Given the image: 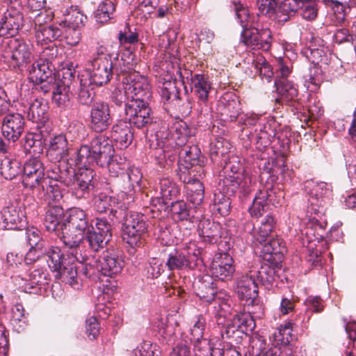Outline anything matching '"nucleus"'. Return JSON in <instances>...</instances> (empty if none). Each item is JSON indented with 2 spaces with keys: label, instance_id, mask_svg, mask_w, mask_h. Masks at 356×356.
Returning a JSON list of instances; mask_svg holds the SVG:
<instances>
[{
  "label": "nucleus",
  "instance_id": "obj_1",
  "mask_svg": "<svg viewBox=\"0 0 356 356\" xmlns=\"http://www.w3.org/2000/svg\"><path fill=\"white\" fill-rule=\"evenodd\" d=\"M233 10L243 28L241 41L248 47L267 51L270 49L273 36L270 29L258 21L259 16L250 15L241 2L233 1Z\"/></svg>",
  "mask_w": 356,
  "mask_h": 356
},
{
  "label": "nucleus",
  "instance_id": "obj_2",
  "mask_svg": "<svg viewBox=\"0 0 356 356\" xmlns=\"http://www.w3.org/2000/svg\"><path fill=\"white\" fill-rule=\"evenodd\" d=\"M88 63L90 67H89V79H87L97 86L107 83L114 72L118 76L121 74L124 76L133 68L132 63L129 61L125 63L124 55L120 60L115 59L114 63L111 56L104 53L103 51H98Z\"/></svg>",
  "mask_w": 356,
  "mask_h": 356
},
{
  "label": "nucleus",
  "instance_id": "obj_3",
  "mask_svg": "<svg viewBox=\"0 0 356 356\" xmlns=\"http://www.w3.org/2000/svg\"><path fill=\"white\" fill-rule=\"evenodd\" d=\"M114 153L111 140L104 135H99L90 141V145L81 146L77 152L76 164L95 163L104 168Z\"/></svg>",
  "mask_w": 356,
  "mask_h": 356
},
{
  "label": "nucleus",
  "instance_id": "obj_4",
  "mask_svg": "<svg viewBox=\"0 0 356 356\" xmlns=\"http://www.w3.org/2000/svg\"><path fill=\"white\" fill-rule=\"evenodd\" d=\"M122 90H115L113 93V101L118 105L125 104L132 99L148 97L149 86L146 78L136 72H129L122 78Z\"/></svg>",
  "mask_w": 356,
  "mask_h": 356
},
{
  "label": "nucleus",
  "instance_id": "obj_5",
  "mask_svg": "<svg viewBox=\"0 0 356 356\" xmlns=\"http://www.w3.org/2000/svg\"><path fill=\"white\" fill-rule=\"evenodd\" d=\"M222 171L225 177L223 182L225 185H230L232 187V191L237 189L243 196L250 194L252 187V179L245 173L243 165L238 156H232L225 163Z\"/></svg>",
  "mask_w": 356,
  "mask_h": 356
},
{
  "label": "nucleus",
  "instance_id": "obj_6",
  "mask_svg": "<svg viewBox=\"0 0 356 356\" xmlns=\"http://www.w3.org/2000/svg\"><path fill=\"white\" fill-rule=\"evenodd\" d=\"M147 230L146 218L141 213L128 212L123 217L122 239L131 247L143 243Z\"/></svg>",
  "mask_w": 356,
  "mask_h": 356
},
{
  "label": "nucleus",
  "instance_id": "obj_7",
  "mask_svg": "<svg viewBox=\"0 0 356 356\" xmlns=\"http://www.w3.org/2000/svg\"><path fill=\"white\" fill-rule=\"evenodd\" d=\"M201 252L195 243H191L186 248L175 250L168 254L166 266L170 270L194 269L202 264Z\"/></svg>",
  "mask_w": 356,
  "mask_h": 356
},
{
  "label": "nucleus",
  "instance_id": "obj_8",
  "mask_svg": "<svg viewBox=\"0 0 356 356\" xmlns=\"http://www.w3.org/2000/svg\"><path fill=\"white\" fill-rule=\"evenodd\" d=\"M145 99L138 97L125 104L126 119L130 124L138 129L147 127L154 122L152 109Z\"/></svg>",
  "mask_w": 356,
  "mask_h": 356
},
{
  "label": "nucleus",
  "instance_id": "obj_9",
  "mask_svg": "<svg viewBox=\"0 0 356 356\" xmlns=\"http://www.w3.org/2000/svg\"><path fill=\"white\" fill-rule=\"evenodd\" d=\"M48 177L45 176L44 167L37 157L29 159L24 165L22 184L29 189L40 188L46 186Z\"/></svg>",
  "mask_w": 356,
  "mask_h": 356
},
{
  "label": "nucleus",
  "instance_id": "obj_10",
  "mask_svg": "<svg viewBox=\"0 0 356 356\" xmlns=\"http://www.w3.org/2000/svg\"><path fill=\"white\" fill-rule=\"evenodd\" d=\"M236 291L238 297L244 300V305H255L261 309L260 301L258 299V285L256 274L250 270L249 273L242 275L236 280Z\"/></svg>",
  "mask_w": 356,
  "mask_h": 356
},
{
  "label": "nucleus",
  "instance_id": "obj_11",
  "mask_svg": "<svg viewBox=\"0 0 356 356\" xmlns=\"http://www.w3.org/2000/svg\"><path fill=\"white\" fill-rule=\"evenodd\" d=\"M7 44L8 49L3 56L10 58L15 67H20L28 64L33 59V47L29 42L14 38L10 39V42Z\"/></svg>",
  "mask_w": 356,
  "mask_h": 356
},
{
  "label": "nucleus",
  "instance_id": "obj_12",
  "mask_svg": "<svg viewBox=\"0 0 356 356\" xmlns=\"http://www.w3.org/2000/svg\"><path fill=\"white\" fill-rule=\"evenodd\" d=\"M89 122L96 132L106 131L113 123L108 104L103 101L94 102L91 105Z\"/></svg>",
  "mask_w": 356,
  "mask_h": 356
},
{
  "label": "nucleus",
  "instance_id": "obj_13",
  "mask_svg": "<svg viewBox=\"0 0 356 356\" xmlns=\"http://www.w3.org/2000/svg\"><path fill=\"white\" fill-rule=\"evenodd\" d=\"M95 172L90 168L81 169L77 174L75 173L70 186L72 195L77 199L87 198L95 187Z\"/></svg>",
  "mask_w": 356,
  "mask_h": 356
},
{
  "label": "nucleus",
  "instance_id": "obj_14",
  "mask_svg": "<svg viewBox=\"0 0 356 356\" xmlns=\"http://www.w3.org/2000/svg\"><path fill=\"white\" fill-rule=\"evenodd\" d=\"M185 74L187 75L184 77L182 74H180V77L182 78V83L185 85L186 82L184 79H186L190 84V91L193 92L197 97L198 100L202 103H206L208 99V95L211 88V83L209 81L208 77L202 74H193L191 72L185 71ZM184 90L186 93L188 92V89L186 86H184Z\"/></svg>",
  "mask_w": 356,
  "mask_h": 356
},
{
  "label": "nucleus",
  "instance_id": "obj_15",
  "mask_svg": "<svg viewBox=\"0 0 356 356\" xmlns=\"http://www.w3.org/2000/svg\"><path fill=\"white\" fill-rule=\"evenodd\" d=\"M47 276L43 268H31L17 280L19 287L26 293H38L41 287L47 284Z\"/></svg>",
  "mask_w": 356,
  "mask_h": 356
},
{
  "label": "nucleus",
  "instance_id": "obj_16",
  "mask_svg": "<svg viewBox=\"0 0 356 356\" xmlns=\"http://www.w3.org/2000/svg\"><path fill=\"white\" fill-rule=\"evenodd\" d=\"M211 272L213 277L222 282L231 280L235 273L232 257L227 253H220L214 258Z\"/></svg>",
  "mask_w": 356,
  "mask_h": 356
},
{
  "label": "nucleus",
  "instance_id": "obj_17",
  "mask_svg": "<svg viewBox=\"0 0 356 356\" xmlns=\"http://www.w3.org/2000/svg\"><path fill=\"white\" fill-rule=\"evenodd\" d=\"M84 232L71 229L67 226L62 225L61 239L64 245L70 250V254L77 261H83L84 258L80 250V245L84 238Z\"/></svg>",
  "mask_w": 356,
  "mask_h": 356
},
{
  "label": "nucleus",
  "instance_id": "obj_18",
  "mask_svg": "<svg viewBox=\"0 0 356 356\" xmlns=\"http://www.w3.org/2000/svg\"><path fill=\"white\" fill-rule=\"evenodd\" d=\"M24 120L18 113H8L3 118L1 131L8 140L15 142L24 129Z\"/></svg>",
  "mask_w": 356,
  "mask_h": 356
},
{
  "label": "nucleus",
  "instance_id": "obj_19",
  "mask_svg": "<svg viewBox=\"0 0 356 356\" xmlns=\"http://www.w3.org/2000/svg\"><path fill=\"white\" fill-rule=\"evenodd\" d=\"M55 64H48L40 59L34 62L29 69V79L35 84H42V88L46 87V83H51L55 81L54 71Z\"/></svg>",
  "mask_w": 356,
  "mask_h": 356
},
{
  "label": "nucleus",
  "instance_id": "obj_20",
  "mask_svg": "<svg viewBox=\"0 0 356 356\" xmlns=\"http://www.w3.org/2000/svg\"><path fill=\"white\" fill-rule=\"evenodd\" d=\"M24 22L22 13L13 6L7 9L0 22V34L15 35Z\"/></svg>",
  "mask_w": 356,
  "mask_h": 356
},
{
  "label": "nucleus",
  "instance_id": "obj_21",
  "mask_svg": "<svg viewBox=\"0 0 356 356\" xmlns=\"http://www.w3.org/2000/svg\"><path fill=\"white\" fill-rule=\"evenodd\" d=\"M52 163L53 164L47 170L49 180L60 182L67 186H70L73 181L75 170L69 165L67 159H65Z\"/></svg>",
  "mask_w": 356,
  "mask_h": 356
},
{
  "label": "nucleus",
  "instance_id": "obj_22",
  "mask_svg": "<svg viewBox=\"0 0 356 356\" xmlns=\"http://www.w3.org/2000/svg\"><path fill=\"white\" fill-rule=\"evenodd\" d=\"M26 223L23 210L17 206L3 208L0 213V226L5 229H20Z\"/></svg>",
  "mask_w": 356,
  "mask_h": 356
},
{
  "label": "nucleus",
  "instance_id": "obj_23",
  "mask_svg": "<svg viewBox=\"0 0 356 356\" xmlns=\"http://www.w3.org/2000/svg\"><path fill=\"white\" fill-rule=\"evenodd\" d=\"M307 188H309L310 197L309 202L311 206L309 207V212L312 214L313 213L318 216L321 213L323 207L318 206L319 199H322L324 195H327L330 192V186L325 182H314L313 181H307Z\"/></svg>",
  "mask_w": 356,
  "mask_h": 356
},
{
  "label": "nucleus",
  "instance_id": "obj_24",
  "mask_svg": "<svg viewBox=\"0 0 356 356\" xmlns=\"http://www.w3.org/2000/svg\"><path fill=\"white\" fill-rule=\"evenodd\" d=\"M194 293L204 302L211 303L214 300L215 288L213 277L203 275L195 280L193 284Z\"/></svg>",
  "mask_w": 356,
  "mask_h": 356
},
{
  "label": "nucleus",
  "instance_id": "obj_25",
  "mask_svg": "<svg viewBox=\"0 0 356 356\" xmlns=\"http://www.w3.org/2000/svg\"><path fill=\"white\" fill-rule=\"evenodd\" d=\"M69 154L68 143L65 135L58 134L49 140L47 156L51 162L65 159Z\"/></svg>",
  "mask_w": 356,
  "mask_h": 356
},
{
  "label": "nucleus",
  "instance_id": "obj_26",
  "mask_svg": "<svg viewBox=\"0 0 356 356\" xmlns=\"http://www.w3.org/2000/svg\"><path fill=\"white\" fill-rule=\"evenodd\" d=\"M244 309L245 312L236 314L234 316L235 322L238 324L243 334L252 332L255 328V321L252 314H257L259 317V315L263 314L262 305L261 309H258L255 305H244Z\"/></svg>",
  "mask_w": 356,
  "mask_h": 356
},
{
  "label": "nucleus",
  "instance_id": "obj_27",
  "mask_svg": "<svg viewBox=\"0 0 356 356\" xmlns=\"http://www.w3.org/2000/svg\"><path fill=\"white\" fill-rule=\"evenodd\" d=\"M47 111V103L43 99H36L30 104L29 118L40 129L49 122Z\"/></svg>",
  "mask_w": 356,
  "mask_h": 356
},
{
  "label": "nucleus",
  "instance_id": "obj_28",
  "mask_svg": "<svg viewBox=\"0 0 356 356\" xmlns=\"http://www.w3.org/2000/svg\"><path fill=\"white\" fill-rule=\"evenodd\" d=\"M271 193V189H261L257 193L252 206L249 208V212L252 217L258 218L269 210L268 201Z\"/></svg>",
  "mask_w": 356,
  "mask_h": 356
},
{
  "label": "nucleus",
  "instance_id": "obj_29",
  "mask_svg": "<svg viewBox=\"0 0 356 356\" xmlns=\"http://www.w3.org/2000/svg\"><path fill=\"white\" fill-rule=\"evenodd\" d=\"M111 137L120 149L127 147L134 138L131 127L126 122L120 121L112 128Z\"/></svg>",
  "mask_w": 356,
  "mask_h": 356
},
{
  "label": "nucleus",
  "instance_id": "obj_30",
  "mask_svg": "<svg viewBox=\"0 0 356 356\" xmlns=\"http://www.w3.org/2000/svg\"><path fill=\"white\" fill-rule=\"evenodd\" d=\"M64 218V209L58 205L50 207L47 210L44 225L46 229L49 232H60L62 229V225Z\"/></svg>",
  "mask_w": 356,
  "mask_h": 356
},
{
  "label": "nucleus",
  "instance_id": "obj_31",
  "mask_svg": "<svg viewBox=\"0 0 356 356\" xmlns=\"http://www.w3.org/2000/svg\"><path fill=\"white\" fill-rule=\"evenodd\" d=\"M188 200L195 207L202 203L204 197V188L203 184L195 178L188 177L184 179Z\"/></svg>",
  "mask_w": 356,
  "mask_h": 356
},
{
  "label": "nucleus",
  "instance_id": "obj_32",
  "mask_svg": "<svg viewBox=\"0 0 356 356\" xmlns=\"http://www.w3.org/2000/svg\"><path fill=\"white\" fill-rule=\"evenodd\" d=\"M198 232L205 242L213 243L220 237L221 227L217 222L209 219H203L198 225Z\"/></svg>",
  "mask_w": 356,
  "mask_h": 356
},
{
  "label": "nucleus",
  "instance_id": "obj_33",
  "mask_svg": "<svg viewBox=\"0 0 356 356\" xmlns=\"http://www.w3.org/2000/svg\"><path fill=\"white\" fill-rule=\"evenodd\" d=\"M102 275L112 277L120 273L122 268V261L113 252H106L102 256Z\"/></svg>",
  "mask_w": 356,
  "mask_h": 356
},
{
  "label": "nucleus",
  "instance_id": "obj_34",
  "mask_svg": "<svg viewBox=\"0 0 356 356\" xmlns=\"http://www.w3.org/2000/svg\"><path fill=\"white\" fill-rule=\"evenodd\" d=\"M67 83L69 81L63 83L56 80L51 83L52 100L59 107H65L70 102L71 92Z\"/></svg>",
  "mask_w": 356,
  "mask_h": 356
},
{
  "label": "nucleus",
  "instance_id": "obj_35",
  "mask_svg": "<svg viewBox=\"0 0 356 356\" xmlns=\"http://www.w3.org/2000/svg\"><path fill=\"white\" fill-rule=\"evenodd\" d=\"M285 251V243L280 238L269 239L262 248V252L266 260L277 259L280 261Z\"/></svg>",
  "mask_w": 356,
  "mask_h": 356
},
{
  "label": "nucleus",
  "instance_id": "obj_36",
  "mask_svg": "<svg viewBox=\"0 0 356 356\" xmlns=\"http://www.w3.org/2000/svg\"><path fill=\"white\" fill-rule=\"evenodd\" d=\"M63 225L84 232L89 227L85 211L79 208H74L70 211L69 216L63 221Z\"/></svg>",
  "mask_w": 356,
  "mask_h": 356
},
{
  "label": "nucleus",
  "instance_id": "obj_37",
  "mask_svg": "<svg viewBox=\"0 0 356 356\" xmlns=\"http://www.w3.org/2000/svg\"><path fill=\"white\" fill-rule=\"evenodd\" d=\"M179 159H182L186 164V168L193 165H201L203 162L200 156L201 152L196 145H184L177 149Z\"/></svg>",
  "mask_w": 356,
  "mask_h": 356
},
{
  "label": "nucleus",
  "instance_id": "obj_38",
  "mask_svg": "<svg viewBox=\"0 0 356 356\" xmlns=\"http://www.w3.org/2000/svg\"><path fill=\"white\" fill-rule=\"evenodd\" d=\"M275 86L276 91L283 101H293L298 96V89L293 81L286 77L277 79L275 81Z\"/></svg>",
  "mask_w": 356,
  "mask_h": 356
},
{
  "label": "nucleus",
  "instance_id": "obj_39",
  "mask_svg": "<svg viewBox=\"0 0 356 356\" xmlns=\"http://www.w3.org/2000/svg\"><path fill=\"white\" fill-rule=\"evenodd\" d=\"M61 35V31L58 27L52 25L40 26L36 28L35 39L38 44H53Z\"/></svg>",
  "mask_w": 356,
  "mask_h": 356
},
{
  "label": "nucleus",
  "instance_id": "obj_40",
  "mask_svg": "<svg viewBox=\"0 0 356 356\" xmlns=\"http://www.w3.org/2000/svg\"><path fill=\"white\" fill-rule=\"evenodd\" d=\"M95 86L87 79H81L80 86L77 93V101L83 106H91L95 97Z\"/></svg>",
  "mask_w": 356,
  "mask_h": 356
},
{
  "label": "nucleus",
  "instance_id": "obj_41",
  "mask_svg": "<svg viewBox=\"0 0 356 356\" xmlns=\"http://www.w3.org/2000/svg\"><path fill=\"white\" fill-rule=\"evenodd\" d=\"M157 145L158 147L154 149L153 156L157 161L158 164L163 168L170 166L177 158V149L171 152L167 145L160 146L159 144H157Z\"/></svg>",
  "mask_w": 356,
  "mask_h": 356
},
{
  "label": "nucleus",
  "instance_id": "obj_42",
  "mask_svg": "<svg viewBox=\"0 0 356 356\" xmlns=\"http://www.w3.org/2000/svg\"><path fill=\"white\" fill-rule=\"evenodd\" d=\"M115 11V5L111 0H104L98 6L95 11V17L100 24L108 22L113 17Z\"/></svg>",
  "mask_w": 356,
  "mask_h": 356
},
{
  "label": "nucleus",
  "instance_id": "obj_43",
  "mask_svg": "<svg viewBox=\"0 0 356 356\" xmlns=\"http://www.w3.org/2000/svg\"><path fill=\"white\" fill-rule=\"evenodd\" d=\"M276 221L274 217L271 215H267L264 219L261 220L257 234L253 236L255 241L261 244L266 242L272 233Z\"/></svg>",
  "mask_w": 356,
  "mask_h": 356
},
{
  "label": "nucleus",
  "instance_id": "obj_44",
  "mask_svg": "<svg viewBox=\"0 0 356 356\" xmlns=\"http://www.w3.org/2000/svg\"><path fill=\"white\" fill-rule=\"evenodd\" d=\"M252 66L255 73H258L262 79H266L268 82L270 81L273 76V69L263 56H257L252 61Z\"/></svg>",
  "mask_w": 356,
  "mask_h": 356
},
{
  "label": "nucleus",
  "instance_id": "obj_45",
  "mask_svg": "<svg viewBox=\"0 0 356 356\" xmlns=\"http://www.w3.org/2000/svg\"><path fill=\"white\" fill-rule=\"evenodd\" d=\"M60 278L63 282L70 284L74 289H79L81 284L77 276V267L73 264L63 266L62 270H58Z\"/></svg>",
  "mask_w": 356,
  "mask_h": 356
},
{
  "label": "nucleus",
  "instance_id": "obj_46",
  "mask_svg": "<svg viewBox=\"0 0 356 356\" xmlns=\"http://www.w3.org/2000/svg\"><path fill=\"white\" fill-rule=\"evenodd\" d=\"M83 261L79 262L81 264L86 262V264H82L80 268H81L82 273L86 277L90 278L102 275V263L100 259H95V257L88 259L83 257Z\"/></svg>",
  "mask_w": 356,
  "mask_h": 356
},
{
  "label": "nucleus",
  "instance_id": "obj_47",
  "mask_svg": "<svg viewBox=\"0 0 356 356\" xmlns=\"http://www.w3.org/2000/svg\"><path fill=\"white\" fill-rule=\"evenodd\" d=\"M21 172L20 163L17 160L4 159L1 163V175L6 179H13Z\"/></svg>",
  "mask_w": 356,
  "mask_h": 356
},
{
  "label": "nucleus",
  "instance_id": "obj_48",
  "mask_svg": "<svg viewBox=\"0 0 356 356\" xmlns=\"http://www.w3.org/2000/svg\"><path fill=\"white\" fill-rule=\"evenodd\" d=\"M49 267L55 272L62 270L63 266V254L58 247L51 246L47 252Z\"/></svg>",
  "mask_w": 356,
  "mask_h": 356
},
{
  "label": "nucleus",
  "instance_id": "obj_49",
  "mask_svg": "<svg viewBox=\"0 0 356 356\" xmlns=\"http://www.w3.org/2000/svg\"><path fill=\"white\" fill-rule=\"evenodd\" d=\"M160 194L163 200L175 198L179 194V188L170 178L165 177L159 182Z\"/></svg>",
  "mask_w": 356,
  "mask_h": 356
},
{
  "label": "nucleus",
  "instance_id": "obj_50",
  "mask_svg": "<svg viewBox=\"0 0 356 356\" xmlns=\"http://www.w3.org/2000/svg\"><path fill=\"white\" fill-rule=\"evenodd\" d=\"M89 248L94 252L103 249L111 239L93 230H88L86 236Z\"/></svg>",
  "mask_w": 356,
  "mask_h": 356
},
{
  "label": "nucleus",
  "instance_id": "obj_51",
  "mask_svg": "<svg viewBox=\"0 0 356 356\" xmlns=\"http://www.w3.org/2000/svg\"><path fill=\"white\" fill-rule=\"evenodd\" d=\"M173 140H176L177 149L184 146L191 136L190 130L186 123L181 122L175 124L174 132L172 135Z\"/></svg>",
  "mask_w": 356,
  "mask_h": 356
},
{
  "label": "nucleus",
  "instance_id": "obj_52",
  "mask_svg": "<svg viewBox=\"0 0 356 356\" xmlns=\"http://www.w3.org/2000/svg\"><path fill=\"white\" fill-rule=\"evenodd\" d=\"M39 190L45 192L46 200L50 202H59L63 198V193L58 182L48 179L46 186L40 188Z\"/></svg>",
  "mask_w": 356,
  "mask_h": 356
},
{
  "label": "nucleus",
  "instance_id": "obj_53",
  "mask_svg": "<svg viewBox=\"0 0 356 356\" xmlns=\"http://www.w3.org/2000/svg\"><path fill=\"white\" fill-rule=\"evenodd\" d=\"M170 211L176 220H187L190 217V209L184 201L172 202L170 206Z\"/></svg>",
  "mask_w": 356,
  "mask_h": 356
},
{
  "label": "nucleus",
  "instance_id": "obj_54",
  "mask_svg": "<svg viewBox=\"0 0 356 356\" xmlns=\"http://www.w3.org/2000/svg\"><path fill=\"white\" fill-rule=\"evenodd\" d=\"M256 274V280L260 281L262 284H271L275 280V270L268 264L260 267L259 270H252Z\"/></svg>",
  "mask_w": 356,
  "mask_h": 356
},
{
  "label": "nucleus",
  "instance_id": "obj_55",
  "mask_svg": "<svg viewBox=\"0 0 356 356\" xmlns=\"http://www.w3.org/2000/svg\"><path fill=\"white\" fill-rule=\"evenodd\" d=\"M243 331L240 329L239 325L233 318L230 320L224 330L222 331V337L227 339H232L234 342H238L242 338Z\"/></svg>",
  "mask_w": 356,
  "mask_h": 356
},
{
  "label": "nucleus",
  "instance_id": "obj_56",
  "mask_svg": "<svg viewBox=\"0 0 356 356\" xmlns=\"http://www.w3.org/2000/svg\"><path fill=\"white\" fill-rule=\"evenodd\" d=\"M159 88L163 99L168 101L179 99L180 98L179 92L175 81L170 80L165 81Z\"/></svg>",
  "mask_w": 356,
  "mask_h": 356
},
{
  "label": "nucleus",
  "instance_id": "obj_57",
  "mask_svg": "<svg viewBox=\"0 0 356 356\" xmlns=\"http://www.w3.org/2000/svg\"><path fill=\"white\" fill-rule=\"evenodd\" d=\"M308 59L314 65L327 64L328 62V50L327 48L309 47V54L307 55Z\"/></svg>",
  "mask_w": 356,
  "mask_h": 356
},
{
  "label": "nucleus",
  "instance_id": "obj_58",
  "mask_svg": "<svg viewBox=\"0 0 356 356\" xmlns=\"http://www.w3.org/2000/svg\"><path fill=\"white\" fill-rule=\"evenodd\" d=\"M92 222V230L97 233L102 234L103 236L111 239L112 236V229L111 223L104 218H96Z\"/></svg>",
  "mask_w": 356,
  "mask_h": 356
},
{
  "label": "nucleus",
  "instance_id": "obj_59",
  "mask_svg": "<svg viewBox=\"0 0 356 356\" xmlns=\"http://www.w3.org/2000/svg\"><path fill=\"white\" fill-rule=\"evenodd\" d=\"M26 241L30 247L44 248V241L42 240L40 231L35 227L27 229Z\"/></svg>",
  "mask_w": 356,
  "mask_h": 356
},
{
  "label": "nucleus",
  "instance_id": "obj_60",
  "mask_svg": "<svg viewBox=\"0 0 356 356\" xmlns=\"http://www.w3.org/2000/svg\"><path fill=\"white\" fill-rule=\"evenodd\" d=\"M206 327V319L202 316H196L193 321V326L191 329L192 340H199L203 337Z\"/></svg>",
  "mask_w": 356,
  "mask_h": 356
},
{
  "label": "nucleus",
  "instance_id": "obj_61",
  "mask_svg": "<svg viewBox=\"0 0 356 356\" xmlns=\"http://www.w3.org/2000/svg\"><path fill=\"white\" fill-rule=\"evenodd\" d=\"M86 16L82 13L76 10H72L65 17V22L67 23V26L75 30L81 25H83Z\"/></svg>",
  "mask_w": 356,
  "mask_h": 356
},
{
  "label": "nucleus",
  "instance_id": "obj_62",
  "mask_svg": "<svg viewBox=\"0 0 356 356\" xmlns=\"http://www.w3.org/2000/svg\"><path fill=\"white\" fill-rule=\"evenodd\" d=\"M58 55V47L54 44H50L44 48L39 59L48 64H55Z\"/></svg>",
  "mask_w": 356,
  "mask_h": 356
},
{
  "label": "nucleus",
  "instance_id": "obj_63",
  "mask_svg": "<svg viewBox=\"0 0 356 356\" xmlns=\"http://www.w3.org/2000/svg\"><path fill=\"white\" fill-rule=\"evenodd\" d=\"M194 341L195 351H199L198 356H212L213 351L217 348H213L211 346L210 341L206 338L202 337L199 340Z\"/></svg>",
  "mask_w": 356,
  "mask_h": 356
},
{
  "label": "nucleus",
  "instance_id": "obj_64",
  "mask_svg": "<svg viewBox=\"0 0 356 356\" xmlns=\"http://www.w3.org/2000/svg\"><path fill=\"white\" fill-rule=\"evenodd\" d=\"M86 127L82 122H73L67 128V135L71 140L80 139L84 137Z\"/></svg>",
  "mask_w": 356,
  "mask_h": 356
}]
</instances>
